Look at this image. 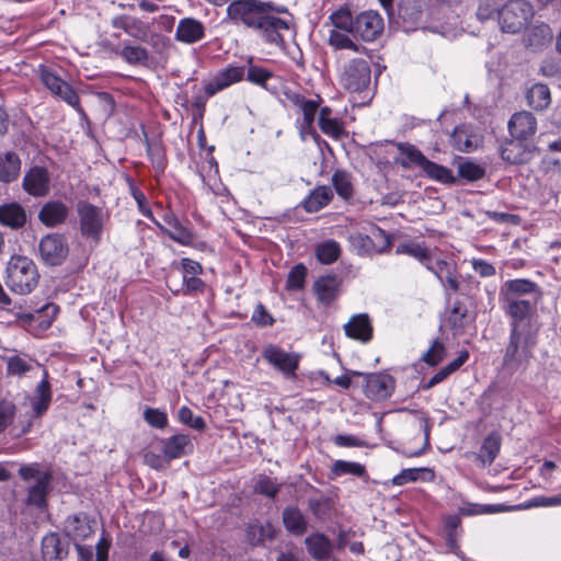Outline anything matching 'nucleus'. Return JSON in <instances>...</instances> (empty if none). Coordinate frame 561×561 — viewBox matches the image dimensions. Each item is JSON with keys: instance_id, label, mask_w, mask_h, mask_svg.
Masks as SVG:
<instances>
[{"instance_id": "4", "label": "nucleus", "mask_w": 561, "mask_h": 561, "mask_svg": "<svg viewBox=\"0 0 561 561\" xmlns=\"http://www.w3.org/2000/svg\"><path fill=\"white\" fill-rule=\"evenodd\" d=\"M339 83L343 90L357 96L359 104H368L374 95L369 61L360 57L346 61L339 75Z\"/></svg>"}, {"instance_id": "37", "label": "nucleus", "mask_w": 561, "mask_h": 561, "mask_svg": "<svg viewBox=\"0 0 561 561\" xmlns=\"http://www.w3.org/2000/svg\"><path fill=\"white\" fill-rule=\"evenodd\" d=\"M397 148L403 156V158L397 160L398 164H400L403 169L417 167L423 171L428 159L419 148L409 142H399Z\"/></svg>"}, {"instance_id": "48", "label": "nucleus", "mask_w": 561, "mask_h": 561, "mask_svg": "<svg viewBox=\"0 0 561 561\" xmlns=\"http://www.w3.org/2000/svg\"><path fill=\"white\" fill-rule=\"evenodd\" d=\"M314 254L321 264L329 265L339 260L341 245L337 241L330 239L317 244Z\"/></svg>"}, {"instance_id": "18", "label": "nucleus", "mask_w": 561, "mask_h": 561, "mask_svg": "<svg viewBox=\"0 0 561 561\" xmlns=\"http://www.w3.org/2000/svg\"><path fill=\"white\" fill-rule=\"evenodd\" d=\"M206 37L205 24L193 16H186L179 21L174 39L185 45H194Z\"/></svg>"}, {"instance_id": "28", "label": "nucleus", "mask_w": 561, "mask_h": 561, "mask_svg": "<svg viewBox=\"0 0 561 561\" xmlns=\"http://www.w3.org/2000/svg\"><path fill=\"white\" fill-rule=\"evenodd\" d=\"M41 549L45 561H62L69 553V542H62L60 536L51 531L43 537Z\"/></svg>"}, {"instance_id": "51", "label": "nucleus", "mask_w": 561, "mask_h": 561, "mask_svg": "<svg viewBox=\"0 0 561 561\" xmlns=\"http://www.w3.org/2000/svg\"><path fill=\"white\" fill-rule=\"evenodd\" d=\"M308 270L302 263H298L291 267L287 275L285 288L288 291L302 290L306 286Z\"/></svg>"}, {"instance_id": "9", "label": "nucleus", "mask_w": 561, "mask_h": 561, "mask_svg": "<svg viewBox=\"0 0 561 561\" xmlns=\"http://www.w3.org/2000/svg\"><path fill=\"white\" fill-rule=\"evenodd\" d=\"M430 14V0H400L398 4V16L405 32L421 27Z\"/></svg>"}, {"instance_id": "40", "label": "nucleus", "mask_w": 561, "mask_h": 561, "mask_svg": "<svg viewBox=\"0 0 561 561\" xmlns=\"http://www.w3.org/2000/svg\"><path fill=\"white\" fill-rule=\"evenodd\" d=\"M523 140L505 139L500 147L501 158L511 164H522L527 161L526 146Z\"/></svg>"}, {"instance_id": "20", "label": "nucleus", "mask_w": 561, "mask_h": 561, "mask_svg": "<svg viewBox=\"0 0 561 561\" xmlns=\"http://www.w3.org/2000/svg\"><path fill=\"white\" fill-rule=\"evenodd\" d=\"M161 453L164 455L165 462L180 459L193 453L194 445L187 434H174L161 440Z\"/></svg>"}, {"instance_id": "2", "label": "nucleus", "mask_w": 561, "mask_h": 561, "mask_svg": "<svg viewBox=\"0 0 561 561\" xmlns=\"http://www.w3.org/2000/svg\"><path fill=\"white\" fill-rule=\"evenodd\" d=\"M333 28L329 31L328 45L334 50H351L366 55L368 48L360 44L373 43L383 33V18L375 10H365L353 15L350 7L343 5L329 16Z\"/></svg>"}, {"instance_id": "50", "label": "nucleus", "mask_w": 561, "mask_h": 561, "mask_svg": "<svg viewBox=\"0 0 561 561\" xmlns=\"http://www.w3.org/2000/svg\"><path fill=\"white\" fill-rule=\"evenodd\" d=\"M331 473L334 477L351 474L354 477L362 478L367 474V471L365 466L362 463L347 460H336L333 462L331 467Z\"/></svg>"}, {"instance_id": "32", "label": "nucleus", "mask_w": 561, "mask_h": 561, "mask_svg": "<svg viewBox=\"0 0 561 561\" xmlns=\"http://www.w3.org/2000/svg\"><path fill=\"white\" fill-rule=\"evenodd\" d=\"M51 481L53 473L49 470L44 471L36 483L28 488L26 504L39 510L47 507V495Z\"/></svg>"}, {"instance_id": "60", "label": "nucleus", "mask_w": 561, "mask_h": 561, "mask_svg": "<svg viewBox=\"0 0 561 561\" xmlns=\"http://www.w3.org/2000/svg\"><path fill=\"white\" fill-rule=\"evenodd\" d=\"M33 368L31 362L22 358L19 355L9 357L7 362V373L12 376H21L28 373Z\"/></svg>"}, {"instance_id": "10", "label": "nucleus", "mask_w": 561, "mask_h": 561, "mask_svg": "<svg viewBox=\"0 0 561 561\" xmlns=\"http://www.w3.org/2000/svg\"><path fill=\"white\" fill-rule=\"evenodd\" d=\"M353 376H363L365 379L364 394L373 401H382L390 398L396 389V379L387 373L351 371Z\"/></svg>"}, {"instance_id": "22", "label": "nucleus", "mask_w": 561, "mask_h": 561, "mask_svg": "<svg viewBox=\"0 0 561 561\" xmlns=\"http://www.w3.org/2000/svg\"><path fill=\"white\" fill-rule=\"evenodd\" d=\"M507 127L516 140H528L537 131V119L530 112H517L510 118Z\"/></svg>"}, {"instance_id": "1", "label": "nucleus", "mask_w": 561, "mask_h": 561, "mask_svg": "<svg viewBox=\"0 0 561 561\" xmlns=\"http://www.w3.org/2000/svg\"><path fill=\"white\" fill-rule=\"evenodd\" d=\"M543 297L540 286L528 278L506 280L500 302L510 320V334L503 351L502 368L511 374L525 373L538 344L537 307Z\"/></svg>"}, {"instance_id": "46", "label": "nucleus", "mask_w": 561, "mask_h": 561, "mask_svg": "<svg viewBox=\"0 0 561 561\" xmlns=\"http://www.w3.org/2000/svg\"><path fill=\"white\" fill-rule=\"evenodd\" d=\"M443 527L445 533L446 545L450 549L458 547V538L462 534L461 518L457 514H448L443 516Z\"/></svg>"}, {"instance_id": "7", "label": "nucleus", "mask_w": 561, "mask_h": 561, "mask_svg": "<svg viewBox=\"0 0 561 561\" xmlns=\"http://www.w3.org/2000/svg\"><path fill=\"white\" fill-rule=\"evenodd\" d=\"M81 236L93 244H100L104 231V217L101 207L85 199L76 205Z\"/></svg>"}, {"instance_id": "14", "label": "nucleus", "mask_w": 561, "mask_h": 561, "mask_svg": "<svg viewBox=\"0 0 561 561\" xmlns=\"http://www.w3.org/2000/svg\"><path fill=\"white\" fill-rule=\"evenodd\" d=\"M284 94L290 104L302 114V121L300 123L301 130L316 134L313 124L322 100L319 96L317 100L308 99L304 94L293 90H286Z\"/></svg>"}, {"instance_id": "63", "label": "nucleus", "mask_w": 561, "mask_h": 561, "mask_svg": "<svg viewBox=\"0 0 561 561\" xmlns=\"http://www.w3.org/2000/svg\"><path fill=\"white\" fill-rule=\"evenodd\" d=\"M15 415V405L9 401L0 402V433L12 423Z\"/></svg>"}, {"instance_id": "42", "label": "nucleus", "mask_w": 561, "mask_h": 561, "mask_svg": "<svg viewBox=\"0 0 561 561\" xmlns=\"http://www.w3.org/2000/svg\"><path fill=\"white\" fill-rule=\"evenodd\" d=\"M396 253L412 256L424 266L432 256L431 249L426 243L424 241L419 242L415 240H408L399 243L396 248Z\"/></svg>"}, {"instance_id": "12", "label": "nucleus", "mask_w": 561, "mask_h": 561, "mask_svg": "<svg viewBox=\"0 0 561 561\" xmlns=\"http://www.w3.org/2000/svg\"><path fill=\"white\" fill-rule=\"evenodd\" d=\"M425 267L436 276L448 296L459 291L460 275L457 265L454 262L445 259H437L434 261L433 256H431Z\"/></svg>"}, {"instance_id": "25", "label": "nucleus", "mask_w": 561, "mask_h": 561, "mask_svg": "<svg viewBox=\"0 0 561 561\" xmlns=\"http://www.w3.org/2000/svg\"><path fill=\"white\" fill-rule=\"evenodd\" d=\"M345 335L352 340L367 343L373 339L374 328L366 313H358L351 317L344 325Z\"/></svg>"}, {"instance_id": "58", "label": "nucleus", "mask_w": 561, "mask_h": 561, "mask_svg": "<svg viewBox=\"0 0 561 561\" xmlns=\"http://www.w3.org/2000/svg\"><path fill=\"white\" fill-rule=\"evenodd\" d=\"M179 421L188 427L203 432L206 428V422L201 415H195L188 407H181L179 410Z\"/></svg>"}, {"instance_id": "30", "label": "nucleus", "mask_w": 561, "mask_h": 561, "mask_svg": "<svg viewBox=\"0 0 561 561\" xmlns=\"http://www.w3.org/2000/svg\"><path fill=\"white\" fill-rule=\"evenodd\" d=\"M162 233L168 236L172 241L190 247L193 244L195 240L194 231L188 227L184 226L180 219L178 218L174 224H170L169 226H164L161 224L156 217L154 220L151 221Z\"/></svg>"}, {"instance_id": "21", "label": "nucleus", "mask_w": 561, "mask_h": 561, "mask_svg": "<svg viewBox=\"0 0 561 561\" xmlns=\"http://www.w3.org/2000/svg\"><path fill=\"white\" fill-rule=\"evenodd\" d=\"M144 136L147 157L154 170V179L159 181L169 165L167 147L160 138L150 139L146 131H144Z\"/></svg>"}, {"instance_id": "27", "label": "nucleus", "mask_w": 561, "mask_h": 561, "mask_svg": "<svg viewBox=\"0 0 561 561\" xmlns=\"http://www.w3.org/2000/svg\"><path fill=\"white\" fill-rule=\"evenodd\" d=\"M502 436L497 431H492L483 439L479 451L474 455L479 467L491 466L500 454Z\"/></svg>"}, {"instance_id": "23", "label": "nucleus", "mask_w": 561, "mask_h": 561, "mask_svg": "<svg viewBox=\"0 0 561 561\" xmlns=\"http://www.w3.org/2000/svg\"><path fill=\"white\" fill-rule=\"evenodd\" d=\"M53 400V390L49 382V374L46 368L43 369L42 380L36 386L33 397L31 398V407L34 417H42L49 409Z\"/></svg>"}, {"instance_id": "49", "label": "nucleus", "mask_w": 561, "mask_h": 561, "mask_svg": "<svg viewBox=\"0 0 561 561\" xmlns=\"http://www.w3.org/2000/svg\"><path fill=\"white\" fill-rule=\"evenodd\" d=\"M552 37L551 27L546 23H540L530 28L527 35V45L533 48H541L549 45Z\"/></svg>"}, {"instance_id": "16", "label": "nucleus", "mask_w": 561, "mask_h": 561, "mask_svg": "<svg viewBox=\"0 0 561 561\" xmlns=\"http://www.w3.org/2000/svg\"><path fill=\"white\" fill-rule=\"evenodd\" d=\"M23 190L33 197H43L49 193L50 175L45 167H31L22 180Z\"/></svg>"}, {"instance_id": "56", "label": "nucleus", "mask_w": 561, "mask_h": 561, "mask_svg": "<svg viewBox=\"0 0 561 561\" xmlns=\"http://www.w3.org/2000/svg\"><path fill=\"white\" fill-rule=\"evenodd\" d=\"M318 125L324 135L335 140L341 139L345 135L344 124L340 118L318 119Z\"/></svg>"}, {"instance_id": "35", "label": "nucleus", "mask_w": 561, "mask_h": 561, "mask_svg": "<svg viewBox=\"0 0 561 561\" xmlns=\"http://www.w3.org/2000/svg\"><path fill=\"white\" fill-rule=\"evenodd\" d=\"M332 199V188L328 185H319L304 198L301 205L307 213H317L328 206Z\"/></svg>"}, {"instance_id": "64", "label": "nucleus", "mask_w": 561, "mask_h": 561, "mask_svg": "<svg viewBox=\"0 0 561 561\" xmlns=\"http://www.w3.org/2000/svg\"><path fill=\"white\" fill-rule=\"evenodd\" d=\"M182 277L199 276L204 273L203 265L190 257H183L180 261Z\"/></svg>"}, {"instance_id": "59", "label": "nucleus", "mask_w": 561, "mask_h": 561, "mask_svg": "<svg viewBox=\"0 0 561 561\" xmlns=\"http://www.w3.org/2000/svg\"><path fill=\"white\" fill-rule=\"evenodd\" d=\"M144 420L154 428L162 430L168 425V414L156 408H146L144 411Z\"/></svg>"}, {"instance_id": "15", "label": "nucleus", "mask_w": 561, "mask_h": 561, "mask_svg": "<svg viewBox=\"0 0 561 561\" xmlns=\"http://www.w3.org/2000/svg\"><path fill=\"white\" fill-rule=\"evenodd\" d=\"M262 357L286 377L295 376L296 370L299 367V355L288 353L274 344H268L263 348Z\"/></svg>"}, {"instance_id": "3", "label": "nucleus", "mask_w": 561, "mask_h": 561, "mask_svg": "<svg viewBox=\"0 0 561 561\" xmlns=\"http://www.w3.org/2000/svg\"><path fill=\"white\" fill-rule=\"evenodd\" d=\"M271 3L262 0H232L227 7V18L237 26L259 32L270 44L284 45L283 32L289 30V21L275 16Z\"/></svg>"}, {"instance_id": "33", "label": "nucleus", "mask_w": 561, "mask_h": 561, "mask_svg": "<svg viewBox=\"0 0 561 561\" xmlns=\"http://www.w3.org/2000/svg\"><path fill=\"white\" fill-rule=\"evenodd\" d=\"M449 141L454 149L461 152H472L478 148V136L467 124L456 126Z\"/></svg>"}, {"instance_id": "13", "label": "nucleus", "mask_w": 561, "mask_h": 561, "mask_svg": "<svg viewBox=\"0 0 561 561\" xmlns=\"http://www.w3.org/2000/svg\"><path fill=\"white\" fill-rule=\"evenodd\" d=\"M38 250L45 264L58 266L67 259L69 247L64 234L48 233L39 241Z\"/></svg>"}, {"instance_id": "62", "label": "nucleus", "mask_w": 561, "mask_h": 561, "mask_svg": "<svg viewBox=\"0 0 561 561\" xmlns=\"http://www.w3.org/2000/svg\"><path fill=\"white\" fill-rule=\"evenodd\" d=\"M425 471L426 469L421 468L403 469L400 473L393 477L392 482L394 485H404L409 482H415L421 479L422 473Z\"/></svg>"}, {"instance_id": "5", "label": "nucleus", "mask_w": 561, "mask_h": 561, "mask_svg": "<svg viewBox=\"0 0 561 561\" xmlns=\"http://www.w3.org/2000/svg\"><path fill=\"white\" fill-rule=\"evenodd\" d=\"M39 280V273L33 260L24 255H12L5 268L4 282L18 295H28Z\"/></svg>"}, {"instance_id": "54", "label": "nucleus", "mask_w": 561, "mask_h": 561, "mask_svg": "<svg viewBox=\"0 0 561 561\" xmlns=\"http://www.w3.org/2000/svg\"><path fill=\"white\" fill-rule=\"evenodd\" d=\"M446 356V347L439 339L433 340L430 348L422 355L421 360L430 367H436Z\"/></svg>"}, {"instance_id": "38", "label": "nucleus", "mask_w": 561, "mask_h": 561, "mask_svg": "<svg viewBox=\"0 0 561 561\" xmlns=\"http://www.w3.org/2000/svg\"><path fill=\"white\" fill-rule=\"evenodd\" d=\"M128 193L135 201L137 205V210L139 214H141L144 217L149 219L150 221L154 220V215L151 208V204L148 201L145 192L140 188V186L137 184L136 180L130 176L129 174H126L124 176Z\"/></svg>"}, {"instance_id": "29", "label": "nucleus", "mask_w": 561, "mask_h": 561, "mask_svg": "<svg viewBox=\"0 0 561 561\" xmlns=\"http://www.w3.org/2000/svg\"><path fill=\"white\" fill-rule=\"evenodd\" d=\"M111 51L121 57L127 65L147 67L150 60L149 50L139 44H125L123 47L114 46Z\"/></svg>"}, {"instance_id": "52", "label": "nucleus", "mask_w": 561, "mask_h": 561, "mask_svg": "<svg viewBox=\"0 0 561 561\" xmlns=\"http://www.w3.org/2000/svg\"><path fill=\"white\" fill-rule=\"evenodd\" d=\"M458 176L467 182H476L485 176V168L471 160H465L458 164Z\"/></svg>"}, {"instance_id": "61", "label": "nucleus", "mask_w": 561, "mask_h": 561, "mask_svg": "<svg viewBox=\"0 0 561 561\" xmlns=\"http://www.w3.org/2000/svg\"><path fill=\"white\" fill-rule=\"evenodd\" d=\"M251 320L261 328L272 327L275 323V319L268 312L266 307L263 304H257L255 307Z\"/></svg>"}, {"instance_id": "39", "label": "nucleus", "mask_w": 561, "mask_h": 561, "mask_svg": "<svg viewBox=\"0 0 561 561\" xmlns=\"http://www.w3.org/2000/svg\"><path fill=\"white\" fill-rule=\"evenodd\" d=\"M277 528L271 523L265 524H250L247 527V538L251 546H261L266 540H274L277 536Z\"/></svg>"}, {"instance_id": "31", "label": "nucleus", "mask_w": 561, "mask_h": 561, "mask_svg": "<svg viewBox=\"0 0 561 561\" xmlns=\"http://www.w3.org/2000/svg\"><path fill=\"white\" fill-rule=\"evenodd\" d=\"M308 553L316 561H327L333 552V545L328 536L322 533H312L305 538Z\"/></svg>"}, {"instance_id": "43", "label": "nucleus", "mask_w": 561, "mask_h": 561, "mask_svg": "<svg viewBox=\"0 0 561 561\" xmlns=\"http://www.w3.org/2000/svg\"><path fill=\"white\" fill-rule=\"evenodd\" d=\"M527 104L535 111L547 108L551 102L550 90L547 84L536 83L526 93Z\"/></svg>"}, {"instance_id": "44", "label": "nucleus", "mask_w": 561, "mask_h": 561, "mask_svg": "<svg viewBox=\"0 0 561 561\" xmlns=\"http://www.w3.org/2000/svg\"><path fill=\"white\" fill-rule=\"evenodd\" d=\"M422 172L430 180L442 184L454 185L457 183V178L454 175L451 169L431 160L427 161Z\"/></svg>"}, {"instance_id": "19", "label": "nucleus", "mask_w": 561, "mask_h": 561, "mask_svg": "<svg viewBox=\"0 0 561 561\" xmlns=\"http://www.w3.org/2000/svg\"><path fill=\"white\" fill-rule=\"evenodd\" d=\"M70 208L60 199L46 202L38 211V220L47 228H56L67 222Z\"/></svg>"}, {"instance_id": "53", "label": "nucleus", "mask_w": 561, "mask_h": 561, "mask_svg": "<svg viewBox=\"0 0 561 561\" xmlns=\"http://www.w3.org/2000/svg\"><path fill=\"white\" fill-rule=\"evenodd\" d=\"M207 284L199 276L182 277V288L173 291L174 295L198 296L204 295Z\"/></svg>"}, {"instance_id": "8", "label": "nucleus", "mask_w": 561, "mask_h": 561, "mask_svg": "<svg viewBox=\"0 0 561 561\" xmlns=\"http://www.w3.org/2000/svg\"><path fill=\"white\" fill-rule=\"evenodd\" d=\"M535 11L530 2L526 0H514L503 4L500 11L499 23L505 33L516 34L527 27Z\"/></svg>"}, {"instance_id": "41", "label": "nucleus", "mask_w": 561, "mask_h": 561, "mask_svg": "<svg viewBox=\"0 0 561 561\" xmlns=\"http://www.w3.org/2000/svg\"><path fill=\"white\" fill-rule=\"evenodd\" d=\"M21 171V159L14 151L0 154V182L11 183L15 181Z\"/></svg>"}, {"instance_id": "26", "label": "nucleus", "mask_w": 561, "mask_h": 561, "mask_svg": "<svg viewBox=\"0 0 561 561\" xmlns=\"http://www.w3.org/2000/svg\"><path fill=\"white\" fill-rule=\"evenodd\" d=\"M111 25L136 39H146L149 32V25L147 23L129 14L115 15L111 20Z\"/></svg>"}, {"instance_id": "11", "label": "nucleus", "mask_w": 561, "mask_h": 561, "mask_svg": "<svg viewBox=\"0 0 561 561\" xmlns=\"http://www.w3.org/2000/svg\"><path fill=\"white\" fill-rule=\"evenodd\" d=\"M245 77V67L234 64H228L219 69L214 77L204 84V93L211 98L220 91L243 81Z\"/></svg>"}, {"instance_id": "24", "label": "nucleus", "mask_w": 561, "mask_h": 561, "mask_svg": "<svg viewBox=\"0 0 561 561\" xmlns=\"http://www.w3.org/2000/svg\"><path fill=\"white\" fill-rule=\"evenodd\" d=\"M245 76L250 83L261 87L273 94L278 92V83L280 82V77L267 68L254 65L250 61V65L245 71Z\"/></svg>"}, {"instance_id": "57", "label": "nucleus", "mask_w": 561, "mask_h": 561, "mask_svg": "<svg viewBox=\"0 0 561 561\" xmlns=\"http://www.w3.org/2000/svg\"><path fill=\"white\" fill-rule=\"evenodd\" d=\"M505 2L500 0H481L477 9V19L481 22L500 16V11Z\"/></svg>"}, {"instance_id": "34", "label": "nucleus", "mask_w": 561, "mask_h": 561, "mask_svg": "<svg viewBox=\"0 0 561 561\" xmlns=\"http://www.w3.org/2000/svg\"><path fill=\"white\" fill-rule=\"evenodd\" d=\"M285 529L293 536L300 537L308 529V519L297 506H286L282 512Z\"/></svg>"}, {"instance_id": "6", "label": "nucleus", "mask_w": 561, "mask_h": 561, "mask_svg": "<svg viewBox=\"0 0 561 561\" xmlns=\"http://www.w3.org/2000/svg\"><path fill=\"white\" fill-rule=\"evenodd\" d=\"M37 77L42 84L57 99L75 108L79 114H84L80 96L75 88L58 76L50 67L39 65Z\"/></svg>"}, {"instance_id": "55", "label": "nucleus", "mask_w": 561, "mask_h": 561, "mask_svg": "<svg viewBox=\"0 0 561 561\" xmlns=\"http://www.w3.org/2000/svg\"><path fill=\"white\" fill-rule=\"evenodd\" d=\"M254 493L275 499L279 491L280 484L266 474H260L253 486Z\"/></svg>"}, {"instance_id": "45", "label": "nucleus", "mask_w": 561, "mask_h": 561, "mask_svg": "<svg viewBox=\"0 0 561 561\" xmlns=\"http://www.w3.org/2000/svg\"><path fill=\"white\" fill-rule=\"evenodd\" d=\"M332 185L339 197L350 201L354 196V185L351 174L342 169H337L332 174Z\"/></svg>"}, {"instance_id": "47", "label": "nucleus", "mask_w": 561, "mask_h": 561, "mask_svg": "<svg viewBox=\"0 0 561 561\" xmlns=\"http://www.w3.org/2000/svg\"><path fill=\"white\" fill-rule=\"evenodd\" d=\"M85 516L82 514H73L66 518L65 520V531L67 536L73 539H85L91 533L92 528L85 523Z\"/></svg>"}, {"instance_id": "36", "label": "nucleus", "mask_w": 561, "mask_h": 561, "mask_svg": "<svg viewBox=\"0 0 561 561\" xmlns=\"http://www.w3.org/2000/svg\"><path fill=\"white\" fill-rule=\"evenodd\" d=\"M25 224L26 213L22 205L13 202L0 206V225L16 230Z\"/></svg>"}, {"instance_id": "17", "label": "nucleus", "mask_w": 561, "mask_h": 561, "mask_svg": "<svg viewBox=\"0 0 561 561\" xmlns=\"http://www.w3.org/2000/svg\"><path fill=\"white\" fill-rule=\"evenodd\" d=\"M342 279L335 274H327L317 278L312 285V291L318 302L328 308L341 294Z\"/></svg>"}]
</instances>
